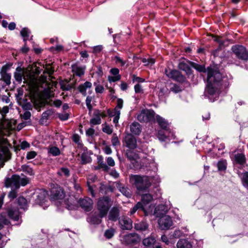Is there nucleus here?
<instances>
[{
    "instance_id": "obj_1",
    "label": "nucleus",
    "mask_w": 248,
    "mask_h": 248,
    "mask_svg": "<svg viewBox=\"0 0 248 248\" xmlns=\"http://www.w3.org/2000/svg\"><path fill=\"white\" fill-rule=\"evenodd\" d=\"M207 72V85L205 89V95L218 96L221 87L229 86L228 78L215 67H208Z\"/></svg>"
},
{
    "instance_id": "obj_2",
    "label": "nucleus",
    "mask_w": 248,
    "mask_h": 248,
    "mask_svg": "<svg viewBox=\"0 0 248 248\" xmlns=\"http://www.w3.org/2000/svg\"><path fill=\"white\" fill-rule=\"evenodd\" d=\"M53 93L49 89H44L43 92V95L45 98V99L42 98H38L34 100L33 106L38 111H40L41 108L44 107L46 104H48L49 106L54 105L56 107H60L62 104V102L60 100H56L52 101L50 100L49 101L47 99L53 96Z\"/></svg>"
},
{
    "instance_id": "obj_3",
    "label": "nucleus",
    "mask_w": 248,
    "mask_h": 248,
    "mask_svg": "<svg viewBox=\"0 0 248 248\" xmlns=\"http://www.w3.org/2000/svg\"><path fill=\"white\" fill-rule=\"evenodd\" d=\"M130 181L135 186L140 193L147 189L151 186L150 178L147 176L131 175Z\"/></svg>"
},
{
    "instance_id": "obj_4",
    "label": "nucleus",
    "mask_w": 248,
    "mask_h": 248,
    "mask_svg": "<svg viewBox=\"0 0 248 248\" xmlns=\"http://www.w3.org/2000/svg\"><path fill=\"white\" fill-rule=\"evenodd\" d=\"M110 199L106 196L100 198L97 202V209L101 214V217H105L107 214L110 207Z\"/></svg>"
},
{
    "instance_id": "obj_5",
    "label": "nucleus",
    "mask_w": 248,
    "mask_h": 248,
    "mask_svg": "<svg viewBox=\"0 0 248 248\" xmlns=\"http://www.w3.org/2000/svg\"><path fill=\"white\" fill-rule=\"evenodd\" d=\"M155 112L151 109H143L137 116L140 122H150L155 120Z\"/></svg>"
},
{
    "instance_id": "obj_6",
    "label": "nucleus",
    "mask_w": 248,
    "mask_h": 248,
    "mask_svg": "<svg viewBox=\"0 0 248 248\" xmlns=\"http://www.w3.org/2000/svg\"><path fill=\"white\" fill-rule=\"evenodd\" d=\"M235 55L243 60H248V52L246 48L242 46H234L232 48Z\"/></svg>"
},
{
    "instance_id": "obj_7",
    "label": "nucleus",
    "mask_w": 248,
    "mask_h": 248,
    "mask_svg": "<svg viewBox=\"0 0 248 248\" xmlns=\"http://www.w3.org/2000/svg\"><path fill=\"white\" fill-rule=\"evenodd\" d=\"M5 186L12 189H18L20 186V176L17 175H13L11 178H6L5 181Z\"/></svg>"
},
{
    "instance_id": "obj_8",
    "label": "nucleus",
    "mask_w": 248,
    "mask_h": 248,
    "mask_svg": "<svg viewBox=\"0 0 248 248\" xmlns=\"http://www.w3.org/2000/svg\"><path fill=\"white\" fill-rule=\"evenodd\" d=\"M106 117V114L105 112L98 109H95L90 120V124L92 126L99 125L101 123V118H103Z\"/></svg>"
},
{
    "instance_id": "obj_9",
    "label": "nucleus",
    "mask_w": 248,
    "mask_h": 248,
    "mask_svg": "<svg viewBox=\"0 0 248 248\" xmlns=\"http://www.w3.org/2000/svg\"><path fill=\"white\" fill-rule=\"evenodd\" d=\"M165 74L169 78L177 81L182 82L185 80V77L176 70L165 69Z\"/></svg>"
},
{
    "instance_id": "obj_10",
    "label": "nucleus",
    "mask_w": 248,
    "mask_h": 248,
    "mask_svg": "<svg viewBox=\"0 0 248 248\" xmlns=\"http://www.w3.org/2000/svg\"><path fill=\"white\" fill-rule=\"evenodd\" d=\"M171 218L168 215L162 216L158 220V224L161 229L168 230L172 225Z\"/></svg>"
},
{
    "instance_id": "obj_11",
    "label": "nucleus",
    "mask_w": 248,
    "mask_h": 248,
    "mask_svg": "<svg viewBox=\"0 0 248 248\" xmlns=\"http://www.w3.org/2000/svg\"><path fill=\"white\" fill-rule=\"evenodd\" d=\"M50 196L52 201L62 200L64 197V193L60 187L56 186L51 189Z\"/></svg>"
},
{
    "instance_id": "obj_12",
    "label": "nucleus",
    "mask_w": 248,
    "mask_h": 248,
    "mask_svg": "<svg viewBox=\"0 0 248 248\" xmlns=\"http://www.w3.org/2000/svg\"><path fill=\"white\" fill-rule=\"evenodd\" d=\"M122 241L123 243L130 244L139 242L140 238L137 233H130L124 235Z\"/></svg>"
},
{
    "instance_id": "obj_13",
    "label": "nucleus",
    "mask_w": 248,
    "mask_h": 248,
    "mask_svg": "<svg viewBox=\"0 0 248 248\" xmlns=\"http://www.w3.org/2000/svg\"><path fill=\"white\" fill-rule=\"evenodd\" d=\"M78 203L81 207L86 211H90L93 208V201L88 197L80 199Z\"/></svg>"
},
{
    "instance_id": "obj_14",
    "label": "nucleus",
    "mask_w": 248,
    "mask_h": 248,
    "mask_svg": "<svg viewBox=\"0 0 248 248\" xmlns=\"http://www.w3.org/2000/svg\"><path fill=\"white\" fill-rule=\"evenodd\" d=\"M125 146L129 149H133L137 147V140L135 138L130 134H127L124 138Z\"/></svg>"
},
{
    "instance_id": "obj_15",
    "label": "nucleus",
    "mask_w": 248,
    "mask_h": 248,
    "mask_svg": "<svg viewBox=\"0 0 248 248\" xmlns=\"http://www.w3.org/2000/svg\"><path fill=\"white\" fill-rule=\"evenodd\" d=\"M8 68L7 65H4L0 72L1 79L5 83L6 85H9L11 84V75L7 72Z\"/></svg>"
},
{
    "instance_id": "obj_16",
    "label": "nucleus",
    "mask_w": 248,
    "mask_h": 248,
    "mask_svg": "<svg viewBox=\"0 0 248 248\" xmlns=\"http://www.w3.org/2000/svg\"><path fill=\"white\" fill-rule=\"evenodd\" d=\"M119 224L123 230H130L132 228V221L126 217H122L119 220Z\"/></svg>"
},
{
    "instance_id": "obj_17",
    "label": "nucleus",
    "mask_w": 248,
    "mask_h": 248,
    "mask_svg": "<svg viewBox=\"0 0 248 248\" xmlns=\"http://www.w3.org/2000/svg\"><path fill=\"white\" fill-rule=\"evenodd\" d=\"M7 214L8 217L14 221H19L18 224L22 222L21 219L19 220L20 217L18 210L16 208H9L7 209Z\"/></svg>"
},
{
    "instance_id": "obj_18",
    "label": "nucleus",
    "mask_w": 248,
    "mask_h": 248,
    "mask_svg": "<svg viewBox=\"0 0 248 248\" xmlns=\"http://www.w3.org/2000/svg\"><path fill=\"white\" fill-rule=\"evenodd\" d=\"M25 73L26 72L24 69L20 67H17L14 73V78L16 81L21 83L23 79L25 80H26L25 78Z\"/></svg>"
},
{
    "instance_id": "obj_19",
    "label": "nucleus",
    "mask_w": 248,
    "mask_h": 248,
    "mask_svg": "<svg viewBox=\"0 0 248 248\" xmlns=\"http://www.w3.org/2000/svg\"><path fill=\"white\" fill-rule=\"evenodd\" d=\"M155 119L159 126L165 130L166 132L170 131L169 124L168 122L163 118L158 115L155 116Z\"/></svg>"
},
{
    "instance_id": "obj_20",
    "label": "nucleus",
    "mask_w": 248,
    "mask_h": 248,
    "mask_svg": "<svg viewBox=\"0 0 248 248\" xmlns=\"http://www.w3.org/2000/svg\"><path fill=\"white\" fill-rule=\"evenodd\" d=\"M116 186L118 189L125 197L129 198L131 196V191L127 187H125L120 182L117 183Z\"/></svg>"
},
{
    "instance_id": "obj_21",
    "label": "nucleus",
    "mask_w": 248,
    "mask_h": 248,
    "mask_svg": "<svg viewBox=\"0 0 248 248\" xmlns=\"http://www.w3.org/2000/svg\"><path fill=\"white\" fill-rule=\"evenodd\" d=\"M130 130L133 135H139L141 132V126L139 123L134 122L130 125Z\"/></svg>"
},
{
    "instance_id": "obj_22",
    "label": "nucleus",
    "mask_w": 248,
    "mask_h": 248,
    "mask_svg": "<svg viewBox=\"0 0 248 248\" xmlns=\"http://www.w3.org/2000/svg\"><path fill=\"white\" fill-rule=\"evenodd\" d=\"M92 87V84L89 81H86L83 84H80L78 89L79 92L84 96L87 95V90H90Z\"/></svg>"
},
{
    "instance_id": "obj_23",
    "label": "nucleus",
    "mask_w": 248,
    "mask_h": 248,
    "mask_svg": "<svg viewBox=\"0 0 248 248\" xmlns=\"http://www.w3.org/2000/svg\"><path fill=\"white\" fill-rule=\"evenodd\" d=\"M120 214V209L117 207H113L109 212L108 215L109 220L116 221Z\"/></svg>"
},
{
    "instance_id": "obj_24",
    "label": "nucleus",
    "mask_w": 248,
    "mask_h": 248,
    "mask_svg": "<svg viewBox=\"0 0 248 248\" xmlns=\"http://www.w3.org/2000/svg\"><path fill=\"white\" fill-rule=\"evenodd\" d=\"M140 209L144 212L145 216L148 215V211L146 210V208L143 205L142 203L141 202H138L133 207V208L130 210L129 215L132 216L135 214L137 211Z\"/></svg>"
},
{
    "instance_id": "obj_25",
    "label": "nucleus",
    "mask_w": 248,
    "mask_h": 248,
    "mask_svg": "<svg viewBox=\"0 0 248 248\" xmlns=\"http://www.w3.org/2000/svg\"><path fill=\"white\" fill-rule=\"evenodd\" d=\"M103 217H101L100 213L99 215L94 214L87 218V221L93 224H99L101 223V218Z\"/></svg>"
},
{
    "instance_id": "obj_26",
    "label": "nucleus",
    "mask_w": 248,
    "mask_h": 248,
    "mask_svg": "<svg viewBox=\"0 0 248 248\" xmlns=\"http://www.w3.org/2000/svg\"><path fill=\"white\" fill-rule=\"evenodd\" d=\"M72 71L74 75L81 77L84 74L85 68L78 66L77 65H73L72 66Z\"/></svg>"
},
{
    "instance_id": "obj_27",
    "label": "nucleus",
    "mask_w": 248,
    "mask_h": 248,
    "mask_svg": "<svg viewBox=\"0 0 248 248\" xmlns=\"http://www.w3.org/2000/svg\"><path fill=\"white\" fill-rule=\"evenodd\" d=\"M177 248H191V245L185 239H180L177 244Z\"/></svg>"
},
{
    "instance_id": "obj_28",
    "label": "nucleus",
    "mask_w": 248,
    "mask_h": 248,
    "mask_svg": "<svg viewBox=\"0 0 248 248\" xmlns=\"http://www.w3.org/2000/svg\"><path fill=\"white\" fill-rule=\"evenodd\" d=\"M156 241L155 237L153 235H151L150 236L145 238L143 240V244L145 246H150L153 245Z\"/></svg>"
},
{
    "instance_id": "obj_29",
    "label": "nucleus",
    "mask_w": 248,
    "mask_h": 248,
    "mask_svg": "<svg viewBox=\"0 0 248 248\" xmlns=\"http://www.w3.org/2000/svg\"><path fill=\"white\" fill-rule=\"evenodd\" d=\"M48 194L47 192L45 190H42L40 191L37 196V199L40 203L45 202L46 199L47 197Z\"/></svg>"
},
{
    "instance_id": "obj_30",
    "label": "nucleus",
    "mask_w": 248,
    "mask_h": 248,
    "mask_svg": "<svg viewBox=\"0 0 248 248\" xmlns=\"http://www.w3.org/2000/svg\"><path fill=\"white\" fill-rule=\"evenodd\" d=\"M17 203L20 208L24 210L27 209L28 207V202L27 200L23 197H19L17 199Z\"/></svg>"
},
{
    "instance_id": "obj_31",
    "label": "nucleus",
    "mask_w": 248,
    "mask_h": 248,
    "mask_svg": "<svg viewBox=\"0 0 248 248\" xmlns=\"http://www.w3.org/2000/svg\"><path fill=\"white\" fill-rule=\"evenodd\" d=\"M153 198L151 194L147 193L142 195V202L143 205L145 207L146 204L149 203L152 201Z\"/></svg>"
},
{
    "instance_id": "obj_32",
    "label": "nucleus",
    "mask_w": 248,
    "mask_h": 248,
    "mask_svg": "<svg viewBox=\"0 0 248 248\" xmlns=\"http://www.w3.org/2000/svg\"><path fill=\"white\" fill-rule=\"evenodd\" d=\"M16 121L14 119H11L6 123L5 128L8 130L12 131L16 129Z\"/></svg>"
},
{
    "instance_id": "obj_33",
    "label": "nucleus",
    "mask_w": 248,
    "mask_h": 248,
    "mask_svg": "<svg viewBox=\"0 0 248 248\" xmlns=\"http://www.w3.org/2000/svg\"><path fill=\"white\" fill-rule=\"evenodd\" d=\"M20 170L30 176H32L34 174L32 169L28 165H23L21 167Z\"/></svg>"
},
{
    "instance_id": "obj_34",
    "label": "nucleus",
    "mask_w": 248,
    "mask_h": 248,
    "mask_svg": "<svg viewBox=\"0 0 248 248\" xmlns=\"http://www.w3.org/2000/svg\"><path fill=\"white\" fill-rule=\"evenodd\" d=\"M135 228L139 231H145L148 228V224L145 222H140L135 224Z\"/></svg>"
},
{
    "instance_id": "obj_35",
    "label": "nucleus",
    "mask_w": 248,
    "mask_h": 248,
    "mask_svg": "<svg viewBox=\"0 0 248 248\" xmlns=\"http://www.w3.org/2000/svg\"><path fill=\"white\" fill-rule=\"evenodd\" d=\"M81 159L82 164H83L89 163L92 161L91 157L88 155L87 153L85 152L81 154Z\"/></svg>"
},
{
    "instance_id": "obj_36",
    "label": "nucleus",
    "mask_w": 248,
    "mask_h": 248,
    "mask_svg": "<svg viewBox=\"0 0 248 248\" xmlns=\"http://www.w3.org/2000/svg\"><path fill=\"white\" fill-rule=\"evenodd\" d=\"M235 159L237 163L243 164L246 161L245 155L242 154H237L235 155Z\"/></svg>"
},
{
    "instance_id": "obj_37",
    "label": "nucleus",
    "mask_w": 248,
    "mask_h": 248,
    "mask_svg": "<svg viewBox=\"0 0 248 248\" xmlns=\"http://www.w3.org/2000/svg\"><path fill=\"white\" fill-rule=\"evenodd\" d=\"M48 153L53 156H57L60 154V150L56 147H51L48 148Z\"/></svg>"
},
{
    "instance_id": "obj_38",
    "label": "nucleus",
    "mask_w": 248,
    "mask_h": 248,
    "mask_svg": "<svg viewBox=\"0 0 248 248\" xmlns=\"http://www.w3.org/2000/svg\"><path fill=\"white\" fill-rule=\"evenodd\" d=\"M30 31L28 28H24L20 31L21 36L23 37V40L25 42L28 39Z\"/></svg>"
},
{
    "instance_id": "obj_39",
    "label": "nucleus",
    "mask_w": 248,
    "mask_h": 248,
    "mask_svg": "<svg viewBox=\"0 0 248 248\" xmlns=\"http://www.w3.org/2000/svg\"><path fill=\"white\" fill-rule=\"evenodd\" d=\"M10 223V221L2 215L0 216V230L1 229L4 225H8Z\"/></svg>"
},
{
    "instance_id": "obj_40",
    "label": "nucleus",
    "mask_w": 248,
    "mask_h": 248,
    "mask_svg": "<svg viewBox=\"0 0 248 248\" xmlns=\"http://www.w3.org/2000/svg\"><path fill=\"white\" fill-rule=\"evenodd\" d=\"M60 176H65L68 177L70 175V171L68 169L66 168H61L57 172Z\"/></svg>"
},
{
    "instance_id": "obj_41",
    "label": "nucleus",
    "mask_w": 248,
    "mask_h": 248,
    "mask_svg": "<svg viewBox=\"0 0 248 248\" xmlns=\"http://www.w3.org/2000/svg\"><path fill=\"white\" fill-rule=\"evenodd\" d=\"M227 162L225 160H221L218 162L217 167L218 170L223 171L226 169Z\"/></svg>"
},
{
    "instance_id": "obj_42",
    "label": "nucleus",
    "mask_w": 248,
    "mask_h": 248,
    "mask_svg": "<svg viewBox=\"0 0 248 248\" xmlns=\"http://www.w3.org/2000/svg\"><path fill=\"white\" fill-rule=\"evenodd\" d=\"M242 181L244 186L248 188V172H246L242 174Z\"/></svg>"
},
{
    "instance_id": "obj_43",
    "label": "nucleus",
    "mask_w": 248,
    "mask_h": 248,
    "mask_svg": "<svg viewBox=\"0 0 248 248\" xmlns=\"http://www.w3.org/2000/svg\"><path fill=\"white\" fill-rule=\"evenodd\" d=\"M9 108L8 106H4L2 108L0 107V114L2 118H4L6 115L9 112Z\"/></svg>"
},
{
    "instance_id": "obj_44",
    "label": "nucleus",
    "mask_w": 248,
    "mask_h": 248,
    "mask_svg": "<svg viewBox=\"0 0 248 248\" xmlns=\"http://www.w3.org/2000/svg\"><path fill=\"white\" fill-rule=\"evenodd\" d=\"M53 113V112L50 109H48L46 111L44 112L42 115L41 120H46L48 119V117Z\"/></svg>"
},
{
    "instance_id": "obj_45",
    "label": "nucleus",
    "mask_w": 248,
    "mask_h": 248,
    "mask_svg": "<svg viewBox=\"0 0 248 248\" xmlns=\"http://www.w3.org/2000/svg\"><path fill=\"white\" fill-rule=\"evenodd\" d=\"M192 67L199 72H205V68L204 66L193 62L191 64Z\"/></svg>"
},
{
    "instance_id": "obj_46",
    "label": "nucleus",
    "mask_w": 248,
    "mask_h": 248,
    "mask_svg": "<svg viewBox=\"0 0 248 248\" xmlns=\"http://www.w3.org/2000/svg\"><path fill=\"white\" fill-rule=\"evenodd\" d=\"M123 107V100L121 98L118 99L117 101V106L114 108L115 112H117V111H121V109Z\"/></svg>"
},
{
    "instance_id": "obj_47",
    "label": "nucleus",
    "mask_w": 248,
    "mask_h": 248,
    "mask_svg": "<svg viewBox=\"0 0 248 248\" xmlns=\"http://www.w3.org/2000/svg\"><path fill=\"white\" fill-rule=\"evenodd\" d=\"M166 134L162 130H159L157 133V137L158 139L162 141H164L167 139Z\"/></svg>"
},
{
    "instance_id": "obj_48",
    "label": "nucleus",
    "mask_w": 248,
    "mask_h": 248,
    "mask_svg": "<svg viewBox=\"0 0 248 248\" xmlns=\"http://www.w3.org/2000/svg\"><path fill=\"white\" fill-rule=\"evenodd\" d=\"M114 230L113 229H110L106 231L105 232V236L106 238L109 239L114 235Z\"/></svg>"
},
{
    "instance_id": "obj_49",
    "label": "nucleus",
    "mask_w": 248,
    "mask_h": 248,
    "mask_svg": "<svg viewBox=\"0 0 248 248\" xmlns=\"http://www.w3.org/2000/svg\"><path fill=\"white\" fill-rule=\"evenodd\" d=\"M142 62L144 63V65L149 66L150 65H152L155 62V60L154 59L150 58L148 59H143L142 60Z\"/></svg>"
},
{
    "instance_id": "obj_50",
    "label": "nucleus",
    "mask_w": 248,
    "mask_h": 248,
    "mask_svg": "<svg viewBox=\"0 0 248 248\" xmlns=\"http://www.w3.org/2000/svg\"><path fill=\"white\" fill-rule=\"evenodd\" d=\"M94 85L95 86V91L96 93H103L104 88L103 86L97 84L96 82L94 83Z\"/></svg>"
},
{
    "instance_id": "obj_51",
    "label": "nucleus",
    "mask_w": 248,
    "mask_h": 248,
    "mask_svg": "<svg viewBox=\"0 0 248 248\" xmlns=\"http://www.w3.org/2000/svg\"><path fill=\"white\" fill-rule=\"evenodd\" d=\"M121 78V75H117V76H109L108 77V80L110 82H114L120 80Z\"/></svg>"
},
{
    "instance_id": "obj_52",
    "label": "nucleus",
    "mask_w": 248,
    "mask_h": 248,
    "mask_svg": "<svg viewBox=\"0 0 248 248\" xmlns=\"http://www.w3.org/2000/svg\"><path fill=\"white\" fill-rule=\"evenodd\" d=\"M92 101V97L88 96L86 99V104L87 108L90 110L92 108V106L91 105V102Z\"/></svg>"
},
{
    "instance_id": "obj_53",
    "label": "nucleus",
    "mask_w": 248,
    "mask_h": 248,
    "mask_svg": "<svg viewBox=\"0 0 248 248\" xmlns=\"http://www.w3.org/2000/svg\"><path fill=\"white\" fill-rule=\"evenodd\" d=\"M114 60L116 63H120L121 66H123L126 63L125 61L117 56H115Z\"/></svg>"
},
{
    "instance_id": "obj_54",
    "label": "nucleus",
    "mask_w": 248,
    "mask_h": 248,
    "mask_svg": "<svg viewBox=\"0 0 248 248\" xmlns=\"http://www.w3.org/2000/svg\"><path fill=\"white\" fill-rule=\"evenodd\" d=\"M29 183V179L27 177L24 176L23 177L21 178L20 177V186L21 185L22 186H25Z\"/></svg>"
},
{
    "instance_id": "obj_55",
    "label": "nucleus",
    "mask_w": 248,
    "mask_h": 248,
    "mask_svg": "<svg viewBox=\"0 0 248 248\" xmlns=\"http://www.w3.org/2000/svg\"><path fill=\"white\" fill-rule=\"evenodd\" d=\"M135 92L137 93H143V89L142 86L140 84L138 83L134 86Z\"/></svg>"
},
{
    "instance_id": "obj_56",
    "label": "nucleus",
    "mask_w": 248,
    "mask_h": 248,
    "mask_svg": "<svg viewBox=\"0 0 248 248\" xmlns=\"http://www.w3.org/2000/svg\"><path fill=\"white\" fill-rule=\"evenodd\" d=\"M121 112L120 111H117V112H115V115H114L113 119V123L115 124V126H117V124L118 123L119 120L120 119Z\"/></svg>"
},
{
    "instance_id": "obj_57",
    "label": "nucleus",
    "mask_w": 248,
    "mask_h": 248,
    "mask_svg": "<svg viewBox=\"0 0 248 248\" xmlns=\"http://www.w3.org/2000/svg\"><path fill=\"white\" fill-rule=\"evenodd\" d=\"M102 130L104 132L108 134H111L113 132L112 128H111V127L108 125H106L103 128Z\"/></svg>"
},
{
    "instance_id": "obj_58",
    "label": "nucleus",
    "mask_w": 248,
    "mask_h": 248,
    "mask_svg": "<svg viewBox=\"0 0 248 248\" xmlns=\"http://www.w3.org/2000/svg\"><path fill=\"white\" fill-rule=\"evenodd\" d=\"M160 210H163L165 212L167 211V208L166 206L163 205L162 204L159 205L157 207H156L155 209V213L158 214V211Z\"/></svg>"
},
{
    "instance_id": "obj_59",
    "label": "nucleus",
    "mask_w": 248,
    "mask_h": 248,
    "mask_svg": "<svg viewBox=\"0 0 248 248\" xmlns=\"http://www.w3.org/2000/svg\"><path fill=\"white\" fill-rule=\"evenodd\" d=\"M36 155L37 153L35 151H30L27 153L26 158L27 159H33Z\"/></svg>"
},
{
    "instance_id": "obj_60",
    "label": "nucleus",
    "mask_w": 248,
    "mask_h": 248,
    "mask_svg": "<svg viewBox=\"0 0 248 248\" xmlns=\"http://www.w3.org/2000/svg\"><path fill=\"white\" fill-rule=\"evenodd\" d=\"M21 116L23 119L28 120L31 118V113L29 111H25L23 114L21 115Z\"/></svg>"
},
{
    "instance_id": "obj_61",
    "label": "nucleus",
    "mask_w": 248,
    "mask_h": 248,
    "mask_svg": "<svg viewBox=\"0 0 248 248\" xmlns=\"http://www.w3.org/2000/svg\"><path fill=\"white\" fill-rule=\"evenodd\" d=\"M33 106L31 103H27L25 104L23 106V108L25 111H28L29 110H31L32 109Z\"/></svg>"
},
{
    "instance_id": "obj_62",
    "label": "nucleus",
    "mask_w": 248,
    "mask_h": 248,
    "mask_svg": "<svg viewBox=\"0 0 248 248\" xmlns=\"http://www.w3.org/2000/svg\"><path fill=\"white\" fill-rule=\"evenodd\" d=\"M15 189H12V190L8 194V197L13 200L16 197V192Z\"/></svg>"
},
{
    "instance_id": "obj_63",
    "label": "nucleus",
    "mask_w": 248,
    "mask_h": 248,
    "mask_svg": "<svg viewBox=\"0 0 248 248\" xmlns=\"http://www.w3.org/2000/svg\"><path fill=\"white\" fill-rule=\"evenodd\" d=\"M63 49V47L62 45H57L55 47H52L50 48V49L51 51H54V50L60 52Z\"/></svg>"
},
{
    "instance_id": "obj_64",
    "label": "nucleus",
    "mask_w": 248,
    "mask_h": 248,
    "mask_svg": "<svg viewBox=\"0 0 248 248\" xmlns=\"http://www.w3.org/2000/svg\"><path fill=\"white\" fill-rule=\"evenodd\" d=\"M103 49V46L101 45L95 46L93 48V52L95 54L99 53Z\"/></svg>"
}]
</instances>
